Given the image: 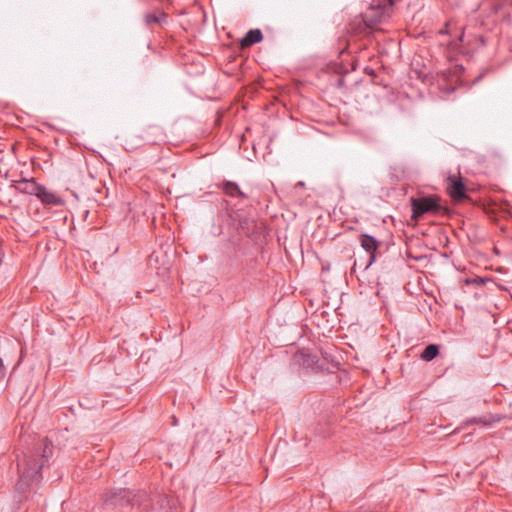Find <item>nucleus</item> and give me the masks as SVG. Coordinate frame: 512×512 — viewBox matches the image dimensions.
<instances>
[{
	"label": "nucleus",
	"instance_id": "nucleus-1",
	"mask_svg": "<svg viewBox=\"0 0 512 512\" xmlns=\"http://www.w3.org/2000/svg\"><path fill=\"white\" fill-rule=\"evenodd\" d=\"M52 455L53 444L46 438L38 440L23 452L17 462L19 479L15 488L18 493H26L30 486L42 480L41 470Z\"/></svg>",
	"mask_w": 512,
	"mask_h": 512
},
{
	"label": "nucleus",
	"instance_id": "nucleus-2",
	"mask_svg": "<svg viewBox=\"0 0 512 512\" xmlns=\"http://www.w3.org/2000/svg\"><path fill=\"white\" fill-rule=\"evenodd\" d=\"M412 219L417 221L426 213H441L444 211L437 196L411 198Z\"/></svg>",
	"mask_w": 512,
	"mask_h": 512
},
{
	"label": "nucleus",
	"instance_id": "nucleus-3",
	"mask_svg": "<svg viewBox=\"0 0 512 512\" xmlns=\"http://www.w3.org/2000/svg\"><path fill=\"white\" fill-rule=\"evenodd\" d=\"M135 495L128 489H119L107 495L105 505L107 507H124L135 504Z\"/></svg>",
	"mask_w": 512,
	"mask_h": 512
},
{
	"label": "nucleus",
	"instance_id": "nucleus-4",
	"mask_svg": "<svg viewBox=\"0 0 512 512\" xmlns=\"http://www.w3.org/2000/svg\"><path fill=\"white\" fill-rule=\"evenodd\" d=\"M360 245L369 254V260L365 268L370 267L376 260V251L380 246V241L369 234L360 235Z\"/></svg>",
	"mask_w": 512,
	"mask_h": 512
},
{
	"label": "nucleus",
	"instance_id": "nucleus-5",
	"mask_svg": "<svg viewBox=\"0 0 512 512\" xmlns=\"http://www.w3.org/2000/svg\"><path fill=\"white\" fill-rule=\"evenodd\" d=\"M448 192L449 195L456 201H461L467 198L466 195V186L461 178H457L455 176H450L448 178Z\"/></svg>",
	"mask_w": 512,
	"mask_h": 512
},
{
	"label": "nucleus",
	"instance_id": "nucleus-6",
	"mask_svg": "<svg viewBox=\"0 0 512 512\" xmlns=\"http://www.w3.org/2000/svg\"><path fill=\"white\" fill-rule=\"evenodd\" d=\"M42 185L35 182V180L32 179H21L17 182L16 189L23 194L28 195H34L37 197L39 194V191L41 189Z\"/></svg>",
	"mask_w": 512,
	"mask_h": 512
},
{
	"label": "nucleus",
	"instance_id": "nucleus-7",
	"mask_svg": "<svg viewBox=\"0 0 512 512\" xmlns=\"http://www.w3.org/2000/svg\"><path fill=\"white\" fill-rule=\"evenodd\" d=\"M37 198L44 204L49 206H60L64 204V201L61 197L57 196L55 193L46 189L45 186L42 185Z\"/></svg>",
	"mask_w": 512,
	"mask_h": 512
},
{
	"label": "nucleus",
	"instance_id": "nucleus-8",
	"mask_svg": "<svg viewBox=\"0 0 512 512\" xmlns=\"http://www.w3.org/2000/svg\"><path fill=\"white\" fill-rule=\"evenodd\" d=\"M499 421H500V417L492 415V414H488V415H483L481 417H473V418L467 419L464 422V425L468 426V425H474V424H481L484 426H490Z\"/></svg>",
	"mask_w": 512,
	"mask_h": 512
},
{
	"label": "nucleus",
	"instance_id": "nucleus-9",
	"mask_svg": "<svg viewBox=\"0 0 512 512\" xmlns=\"http://www.w3.org/2000/svg\"><path fill=\"white\" fill-rule=\"evenodd\" d=\"M263 39V35L261 30L259 29H251L249 30L245 36L241 40L242 47H249L253 44L259 43Z\"/></svg>",
	"mask_w": 512,
	"mask_h": 512
},
{
	"label": "nucleus",
	"instance_id": "nucleus-10",
	"mask_svg": "<svg viewBox=\"0 0 512 512\" xmlns=\"http://www.w3.org/2000/svg\"><path fill=\"white\" fill-rule=\"evenodd\" d=\"M223 191L230 197L247 198V195L239 188L238 184L232 181H225L222 184Z\"/></svg>",
	"mask_w": 512,
	"mask_h": 512
},
{
	"label": "nucleus",
	"instance_id": "nucleus-11",
	"mask_svg": "<svg viewBox=\"0 0 512 512\" xmlns=\"http://www.w3.org/2000/svg\"><path fill=\"white\" fill-rule=\"evenodd\" d=\"M439 353V346L436 344L427 345L421 353V359L424 361H432Z\"/></svg>",
	"mask_w": 512,
	"mask_h": 512
},
{
	"label": "nucleus",
	"instance_id": "nucleus-12",
	"mask_svg": "<svg viewBox=\"0 0 512 512\" xmlns=\"http://www.w3.org/2000/svg\"><path fill=\"white\" fill-rule=\"evenodd\" d=\"M166 14L162 13L160 14L159 16L155 15V14H145L144 16V21L146 23V25H151L153 23H158V24H162L164 22H166Z\"/></svg>",
	"mask_w": 512,
	"mask_h": 512
},
{
	"label": "nucleus",
	"instance_id": "nucleus-13",
	"mask_svg": "<svg viewBox=\"0 0 512 512\" xmlns=\"http://www.w3.org/2000/svg\"><path fill=\"white\" fill-rule=\"evenodd\" d=\"M502 8V3H494L491 5V12L497 13Z\"/></svg>",
	"mask_w": 512,
	"mask_h": 512
},
{
	"label": "nucleus",
	"instance_id": "nucleus-14",
	"mask_svg": "<svg viewBox=\"0 0 512 512\" xmlns=\"http://www.w3.org/2000/svg\"><path fill=\"white\" fill-rule=\"evenodd\" d=\"M4 371H5V366H4L2 358L0 357V373L3 374Z\"/></svg>",
	"mask_w": 512,
	"mask_h": 512
},
{
	"label": "nucleus",
	"instance_id": "nucleus-15",
	"mask_svg": "<svg viewBox=\"0 0 512 512\" xmlns=\"http://www.w3.org/2000/svg\"><path fill=\"white\" fill-rule=\"evenodd\" d=\"M149 130L159 131L160 129L157 126H151L149 127Z\"/></svg>",
	"mask_w": 512,
	"mask_h": 512
}]
</instances>
